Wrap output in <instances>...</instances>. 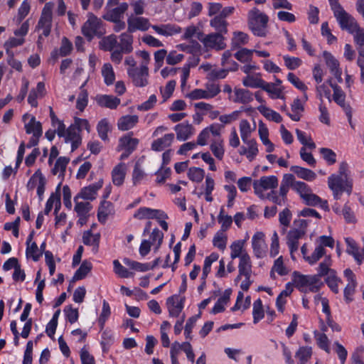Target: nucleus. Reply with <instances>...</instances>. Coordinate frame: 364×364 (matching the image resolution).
<instances>
[{"label": "nucleus", "mask_w": 364, "mask_h": 364, "mask_svg": "<svg viewBox=\"0 0 364 364\" xmlns=\"http://www.w3.org/2000/svg\"><path fill=\"white\" fill-rule=\"evenodd\" d=\"M296 134L298 140L305 146H307L310 149H314L316 144L313 141L310 136H308L304 132H302L298 129H296Z\"/></svg>", "instance_id": "774afa93"}, {"label": "nucleus", "mask_w": 364, "mask_h": 364, "mask_svg": "<svg viewBox=\"0 0 364 364\" xmlns=\"http://www.w3.org/2000/svg\"><path fill=\"white\" fill-rule=\"evenodd\" d=\"M53 4L50 2L46 3L43 9L41 18L36 27L38 31H42V35L47 37L50 35L52 27Z\"/></svg>", "instance_id": "423d86ee"}, {"label": "nucleus", "mask_w": 364, "mask_h": 364, "mask_svg": "<svg viewBox=\"0 0 364 364\" xmlns=\"http://www.w3.org/2000/svg\"><path fill=\"white\" fill-rule=\"evenodd\" d=\"M102 184L103 181L100 179L95 183L82 188L75 197L86 200H94L97 197V191L102 187Z\"/></svg>", "instance_id": "2eb2a0df"}, {"label": "nucleus", "mask_w": 364, "mask_h": 364, "mask_svg": "<svg viewBox=\"0 0 364 364\" xmlns=\"http://www.w3.org/2000/svg\"><path fill=\"white\" fill-rule=\"evenodd\" d=\"M293 282L299 291L304 293L317 292L323 284L319 276L304 275L298 272L293 273Z\"/></svg>", "instance_id": "f03ea898"}, {"label": "nucleus", "mask_w": 364, "mask_h": 364, "mask_svg": "<svg viewBox=\"0 0 364 364\" xmlns=\"http://www.w3.org/2000/svg\"><path fill=\"white\" fill-rule=\"evenodd\" d=\"M232 53L230 50H226L223 53L221 59L222 65L225 67L230 71H235L237 70V63L231 59Z\"/></svg>", "instance_id": "bf43d9fd"}, {"label": "nucleus", "mask_w": 364, "mask_h": 364, "mask_svg": "<svg viewBox=\"0 0 364 364\" xmlns=\"http://www.w3.org/2000/svg\"><path fill=\"white\" fill-rule=\"evenodd\" d=\"M331 274L326 277L325 282L332 291L337 294L339 291L338 284L341 282L337 277L336 272H331Z\"/></svg>", "instance_id": "69168bd1"}, {"label": "nucleus", "mask_w": 364, "mask_h": 364, "mask_svg": "<svg viewBox=\"0 0 364 364\" xmlns=\"http://www.w3.org/2000/svg\"><path fill=\"white\" fill-rule=\"evenodd\" d=\"M262 89L266 91L269 97L272 99H283L284 96L282 94V87L277 86L276 84L271 82H267L264 81Z\"/></svg>", "instance_id": "f704fd0d"}, {"label": "nucleus", "mask_w": 364, "mask_h": 364, "mask_svg": "<svg viewBox=\"0 0 364 364\" xmlns=\"http://www.w3.org/2000/svg\"><path fill=\"white\" fill-rule=\"evenodd\" d=\"M249 42V36L242 31H235L231 39V45L234 48H240Z\"/></svg>", "instance_id": "37998d69"}, {"label": "nucleus", "mask_w": 364, "mask_h": 364, "mask_svg": "<svg viewBox=\"0 0 364 364\" xmlns=\"http://www.w3.org/2000/svg\"><path fill=\"white\" fill-rule=\"evenodd\" d=\"M292 114L287 112V115L295 122H299L301 119V114L304 112V105L301 100L296 98L294 100L291 105Z\"/></svg>", "instance_id": "e433bc0d"}, {"label": "nucleus", "mask_w": 364, "mask_h": 364, "mask_svg": "<svg viewBox=\"0 0 364 364\" xmlns=\"http://www.w3.org/2000/svg\"><path fill=\"white\" fill-rule=\"evenodd\" d=\"M69 163V159L65 156L59 157L52 169V173L54 175L58 174L59 176L63 177L64 173L67 167L68 164Z\"/></svg>", "instance_id": "8fccbe9b"}, {"label": "nucleus", "mask_w": 364, "mask_h": 364, "mask_svg": "<svg viewBox=\"0 0 364 364\" xmlns=\"http://www.w3.org/2000/svg\"><path fill=\"white\" fill-rule=\"evenodd\" d=\"M139 140L137 139L132 138L129 135L124 136L119 140L118 150L132 152L136 149Z\"/></svg>", "instance_id": "c85d7f7f"}, {"label": "nucleus", "mask_w": 364, "mask_h": 364, "mask_svg": "<svg viewBox=\"0 0 364 364\" xmlns=\"http://www.w3.org/2000/svg\"><path fill=\"white\" fill-rule=\"evenodd\" d=\"M247 145L246 158L249 161H253L258 154V145L255 139L248 140L247 142H243Z\"/></svg>", "instance_id": "680f3d73"}, {"label": "nucleus", "mask_w": 364, "mask_h": 364, "mask_svg": "<svg viewBox=\"0 0 364 364\" xmlns=\"http://www.w3.org/2000/svg\"><path fill=\"white\" fill-rule=\"evenodd\" d=\"M110 124L107 119H102L98 122L97 125V131L102 140H108V132H110Z\"/></svg>", "instance_id": "3c124183"}, {"label": "nucleus", "mask_w": 364, "mask_h": 364, "mask_svg": "<svg viewBox=\"0 0 364 364\" xmlns=\"http://www.w3.org/2000/svg\"><path fill=\"white\" fill-rule=\"evenodd\" d=\"M174 139V134L169 133L165 134L161 138L154 140L151 144V149L156 151H161L165 148L169 146Z\"/></svg>", "instance_id": "bb28decb"}, {"label": "nucleus", "mask_w": 364, "mask_h": 364, "mask_svg": "<svg viewBox=\"0 0 364 364\" xmlns=\"http://www.w3.org/2000/svg\"><path fill=\"white\" fill-rule=\"evenodd\" d=\"M210 149L213 155L218 159L222 160L225 154L224 140L221 134L214 138L210 144Z\"/></svg>", "instance_id": "a878e982"}, {"label": "nucleus", "mask_w": 364, "mask_h": 364, "mask_svg": "<svg viewBox=\"0 0 364 364\" xmlns=\"http://www.w3.org/2000/svg\"><path fill=\"white\" fill-rule=\"evenodd\" d=\"M128 8L129 4L126 2L119 4L115 8L107 7V11L103 16V18L108 21L120 20Z\"/></svg>", "instance_id": "dca6fc26"}, {"label": "nucleus", "mask_w": 364, "mask_h": 364, "mask_svg": "<svg viewBox=\"0 0 364 364\" xmlns=\"http://www.w3.org/2000/svg\"><path fill=\"white\" fill-rule=\"evenodd\" d=\"M79 199L74 197V210L76 212L77 215H89L90 211L92 209V205L88 201H79Z\"/></svg>", "instance_id": "de8ad7c7"}, {"label": "nucleus", "mask_w": 364, "mask_h": 364, "mask_svg": "<svg viewBox=\"0 0 364 364\" xmlns=\"http://www.w3.org/2000/svg\"><path fill=\"white\" fill-rule=\"evenodd\" d=\"M219 258V255L217 253L213 252L209 256L206 257L204 261V265L203 268V274L201 277L202 280H205L208 274L211 270V265L214 262H216Z\"/></svg>", "instance_id": "5fc2aeb1"}, {"label": "nucleus", "mask_w": 364, "mask_h": 364, "mask_svg": "<svg viewBox=\"0 0 364 364\" xmlns=\"http://www.w3.org/2000/svg\"><path fill=\"white\" fill-rule=\"evenodd\" d=\"M46 95V90L44 82H38L36 87L31 90L28 97V102L33 107H36L38 106V98H42Z\"/></svg>", "instance_id": "aec40b11"}, {"label": "nucleus", "mask_w": 364, "mask_h": 364, "mask_svg": "<svg viewBox=\"0 0 364 364\" xmlns=\"http://www.w3.org/2000/svg\"><path fill=\"white\" fill-rule=\"evenodd\" d=\"M329 4L341 28L350 33H353L355 28L358 26L355 19L343 9L338 0H329Z\"/></svg>", "instance_id": "7ed1b4c3"}, {"label": "nucleus", "mask_w": 364, "mask_h": 364, "mask_svg": "<svg viewBox=\"0 0 364 364\" xmlns=\"http://www.w3.org/2000/svg\"><path fill=\"white\" fill-rule=\"evenodd\" d=\"M96 102L100 107L113 109L119 106L121 100L113 95H100L96 97Z\"/></svg>", "instance_id": "4be33fe9"}, {"label": "nucleus", "mask_w": 364, "mask_h": 364, "mask_svg": "<svg viewBox=\"0 0 364 364\" xmlns=\"http://www.w3.org/2000/svg\"><path fill=\"white\" fill-rule=\"evenodd\" d=\"M123 262L125 265L128 266L130 269L137 272H146L150 269V264L147 263H140L136 261L132 260L129 258H124Z\"/></svg>", "instance_id": "4d7b16f0"}, {"label": "nucleus", "mask_w": 364, "mask_h": 364, "mask_svg": "<svg viewBox=\"0 0 364 364\" xmlns=\"http://www.w3.org/2000/svg\"><path fill=\"white\" fill-rule=\"evenodd\" d=\"M252 247L254 255L257 258H263L266 255L267 245L264 241V234L257 232L252 237Z\"/></svg>", "instance_id": "4468645a"}, {"label": "nucleus", "mask_w": 364, "mask_h": 364, "mask_svg": "<svg viewBox=\"0 0 364 364\" xmlns=\"http://www.w3.org/2000/svg\"><path fill=\"white\" fill-rule=\"evenodd\" d=\"M174 130L176 133L177 139L179 141H185L189 139L195 132L194 127L188 122L177 124L175 126Z\"/></svg>", "instance_id": "6ab92c4d"}, {"label": "nucleus", "mask_w": 364, "mask_h": 364, "mask_svg": "<svg viewBox=\"0 0 364 364\" xmlns=\"http://www.w3.org/2000/svg\"><path fill=\"white\" fill-rule=\"evenodd\" d=\"M33 232H31L26 241V254L27 257H31L35 262H37L41 257V251L39 250L37 244L35 242H32Z\"/></svg>", "instance_id": "b1692460"}, {"label": "nucleus", "mask_w": 364, "mask_h": 364, "mask_svg": "<svg viewBox=\"0 0 364 364\" xmlns=\"http://www.w3.org/2000/svg\"><path fill=\"white\" fill-rule=\"evenodd\" d=\"M198 39L207 48L220 50L226 47V44L224 41V37L220 33H213L204 36L202 33L198 32Z\"/></svg>", "instance_id": "6e6552de"}, {"label": "nucleus", "mask_w": 364, "mask_h": 364, "mask_svg": "<svg viewBox=\"0 0 364 364\" xmlns=\"http://www.w3.org/2000/svg\"><path fill=\"white\" fill-rule=\"evenodd\" d=\"M252 261L249 255H245L240 259L238 264V272L240 276L251 277L252 270Z\"/></svg>", "instance_id": "7c9ffc66"}, {"label": "nucleus", "mask_w": 364, "mask_h": 364, "mask_svg": "<svg viewBox=\"0 0 364 364\" xmlns=\"http://www.w3.org/2000/svg\"><path fill=\"white\" fill-rule=\"evenodd\" d=\"M129 32H124L120 35V43L118 44L119 48L122 49L124 53H129L132 51V42L133 37Z\"/></svg>", "instance_id": "a19ab883"}, {"label": "nucleus", "mask_w": 364, "mask_h": 364, "mask_svg": "<svg viewBox=\"0 0 364 364\" xmlns=\"http://www.w3.org/2000/svg\"><path fill=\"white\" fill-rule=\"evenodd\" d=\"M224 126L220 124L213 123L208 127L204 128L198 134L197 137V144L200 146H205L213 136L214 138L219 136L221 134Z\"/></svg>", "instance_id": "1a4fd4ad"}, {"label": "nucleus", "mask_w": 364, "mask_h": 364, "mask_svg": "<svg viewBox=\"0 0 364 364\" xmlns=\"http://www.w3.org/2000/svg\"><path fill=\"white\" fill-rule=\"evenodd\" d=\"M332 266V259L331 255H326L324 259L320 262L317 267V274L316 276H319V279L323 277H326L331 274V272H336L334 269H331Z\"/></svg>", "instance_id": "c756f323"}, {"label": "nucleus", "mask_w": 364, "mask_h": 364, "mask_svg": "<svg viewBox=\"0 0 364 364\" xmlns=\"http://www.w3.org/2000/svg\"><path fill=\"white\" fill-rule=\"evenodd\" d=\"M117 45V37L114 34L104 37L100 42V48L106 51H112Z\"/></svg>", "instance_id": "a18cd8bd"}, {"label": "nucleus", "mask_w": 364, "mask_h": 364, "mask_svg": "<svg viewBox=\"0 0 364 364\" xmlns=\"http://www.w3.org/2000/svg\"><path fill=\"white\" fill-rule=\"evenodd\" d=\"M231 289H228L225 290L223 296L218 299L215 306H213L211 312L216 314L223 312L225 310V306L229 302L231 294Z\"/></svg>", "instance_id": "58836bf2"}, {"label": "nucleus", "mask_w": 364, "mask_h": 364, "mask_svg": "<svg viewBox=\"0 0 364 364\" xmlns=\"http://www.w3.org/2000/svg\"><path fill=\"white\" fill-rule=\"evenodd\" d=\"M240 136L243 142H247L252 133L256 129V124L252 127L250 123L247 119H242L239 124Z\"/></svg>", "instance_id": "2f4dec72"}, {"label": "nucleus", "mask_w": 364, "mask_h": 364, "mask_svg": "<svg viewBox=\"0 0 364 364\" xmlns=\"http://www.w3.org/2000/svg\"><path fill=\"white\" fill-rule=\"evenodd\" d=\"M253 100L252 94L247 90L235 88L232 101L235 103L247 104Z\"/></svg>", "instance_id": "cd10ccee"}, {"label": "nucleus", "mask_w": 364, "mask_h": 364, "mask_svg": "<svg viewBox=\"0 0 364 364\" xmlns=\"http://www.w3.org/2000/svg\"><path fill=\"white\" fill-rule=\"evenodd\" d=\"M303 200L308 205H320L323 209H328L327 201L322 200L318 196L313 193L312 191H311Z\"/></svg>", "instance_id": "c03bdc74"}, {"label": "nucleus", "mask_w": 364, "mask_h": 364, "mask_svg": "<svg viewBox=\"0 0 364 364\" xmlns=\"http://www.w3.org/2000/svg\"><path fill=\"white\" fill-rule=\"evenodd\" d=\"M323 256H326V250L322 248L321 246L316 245L314 250L308 257H306V261L311 265L316 264Z\"/></svg>", "instance_id": "0e129e2a"}, {"label": "nucleus", "mask_w": 364, "mask_h": 364, "mask_svg": "<svg viewBox=\"0 0 364 364\" xmlns=\"http://www.w3.org/2000/svg\"><path fill=\"white\" fill-rule=\"evenodd\" d=\"M102 21L92 14H89L87 20L82 27V34L91 40L95 36L99 33Z\"/></svg>", "instance_id": "9d476101"}, {"label": "nucleus", "mask_w": 364, "mask_h": 364, "mask_svg": "<svg viewBox=\"0 0 364 364\" xmlns=\"http://www.w3.org/2000/svg\"><path fill=\"white\" fill-rule=\"evenodd\" d=\"M252 316L254 323H258L264 318V313L263 310L262 302L260 299H257L253 303Z\"/></svg>", "instance_id": "e2e57ef3"}, {"label": "nucleus", "mask_w": 364, "mask_h": 364, "mask_svg": "<svg viewBox=\"0 0 364 364\" xmlns=\"http://www.w3.org/2000/svg\"><path fill=\"white\" fill-rule=\"evenodd\" d=\"M290 170L299 178L308 181H312L316 178V174L314 171L299 166H292Z\"/></svg>", "instance_id": "473e14b6"}, {"label": "nucleus", "mask_w": 364, "mask_h": 364, "mask_svg": "<svg viewBox=\"0 0 364 364\" xmlns=\"http://www.w3.org/2000/svg\"><path fill=\"white\" fill-rule=\"evenodd\" d=\"M92 268V265L91 262L87 260L83 261L80 267L75 272L73 277V281L75 282L84 279L91 271Z\"/></svg>", "instance_id": "09e8293b"}, {"label": "nucleus", "mask_w": 364, "mask_h": 364, "mask_svg": "<svg viewBox=\"0 0 364 364\" xmlns=\"http://www.w3.org/2000/svg\"><path fill=\"white\" fill-rule=\"evenodd\" d=\"M258 109L259 112L269 120H272L277 123H279L282 121V117L279 113L267 107L261 106Z\"/></svg>", "instance_id": "6e6d98bb"}, {"label": "nucleus", "mask_w": 364, "mask_h": 364, "mask_svg": "<svg viewBox=\"0 0 364 364\" xmlns=\"http://www.w3.org/2000/svg\"><path fill=\"white\" fill-rule=\"evenodd\" d=\"M314 337L318 347L326 353H330V347H329V339L327 336L323 333H320L318 331H314Z\"/></svg>", "instance_id": "052dcab7"}, {"label": "nucleus", "mask_w": 364, "mask_h": 364, "mask_svg": "<svg viewBox=\"0 0 364 364\" xmlns=\"http://www.w3.org/2000/svg\"><path fill=\"white\" fill-rule=\"evenodd\" d=\"M25 129L27 134H32L33 136H41L42 126L40 122L36 121L35 117H31L30 121L25 124Z\"/></svg>", "instance_id": "79ce46f5"}, {"label": "nucleus", "mask_w": 364, "mask_h": 364, "mask_svg": "<svg viewBox=\"0 0 364 364\" xmlns=\"http://www.w3.org/2000/svg\"><path fill=\"white\" fill-rule=\"evenodd\" d=\"M210 25L217 31L218 33L223 35L228 33V22L223 18V16L219 15L215 16L210 20Z\"/></svg>", "instance_id": "ea45409f"}, {"label": "nucleus", "mask_w": 364, "mask_h": 364, "mask_svg": "<svg viewBox=\"0 0 364 364\" xmlns=\"http://www.w3.org/2000/svg\"><path fill=\"white\" fill-rule=\"evenodd\" d=\"M127 74L134 86L144 87L149 85V68L146 65H140L139 68L127 69Z\"/></svg>", "instance_id": "0eeeda50"}, {"label": "nucleus", "mask_w": 364, "mask_h": 364, "mask_svg": "<svg viewBox=\"0 0 364 364\" xmlns=\"http://www.w3.org/2000/svg\"><path fill=\"white\" fill-rule=\"evenodd\" d=\"M139 122L137 115H124L121 117L117 121V127L119 130L127 131L132 129Z\"/></svg>", "instance_id": "5701e85b"}, {"label": "nucleus", "mask_w": 364, "mask_h": 364, "mask_svg": "<svg viewBox=\"0 0 364 364\" xmlns=\"http://www.w3.org/2000/svg\"><path fill=\"white\" fill-rule=\"evenodd\" d=\"M218 223L221 224V228L219 231H223L224 232L230 228L232 223V218L230 215L225 214L223 207L220 208V213L218 216Z\"/></svg>", "instance_id": "603ef678"}, {"label": "nucleus", "mask_w": 364, "mask_h": 364, "mask_svg": "<svg viewBox=\"0 0 364 364\" xmlns=\"http://www.w3.org/2000/svg\"><path fill=\"white\" fill-rule=\"evenodd\" d=\"M264 81L257 76L248 75L242 80V83L245 87L252 88H262Z\"/></svg>", "instance_id": "338daca9"}, {"label": "nucleus", "mask_w": 364, "mask_h": 364, "mask_svg": "<svg viewBox=\"0 0 364 364\" xmlns=\"http://www.w3.org/2000/svg\"><path fill=\"white\" fill-rule=\"evenodd\" d=\"M268 21V16L255 7L250 10L247 14L248 28L257 36H267Z\"/></svg>", "instance_id": "f257e3e1"}, {"label": "nucleus", "mask_w": 364, "mask_h": 364, "mask_svg": "<svg viewBox=\"0 0 364 364\" xmlns=\"http://www.w3.org/2000/svg\"><path fill=\"white\" fill-rule=\"evenodd\" d=\"M279 181L275 176H264L253 181L255 194L262 200L264 199L265 191H273L278 186Z\"/></svg>", "instance_id": "39448f33"}, {"label": "nucleus", "mask_w": 364, "mask_h": 364, "mask_svg": "<svg viewBox=\"0 0 364 364\" xmlns=\"http://www.w3.org/2000/svg\"><path fill=\"white\" fill-rule=\"evenodd\" d=\"M151 28L157 34L166 37L172 36L181 31V28L178 26L172 23L152 25Z\"/></svg>", "instance_id": "a211bd4d"}, {"label": "nucleus", "mask_w": 364, "mask_h": 364, "mask_svg": "<svg viewBox=\"0 0 364 364\" xmlns=\"http://www.w3.org/2000/svg\"><path fill=\"white\" fill-rule=\"evenodd\" d=\"M60 137H63L66 143H70L72 151L76 149L82 142V137L76 127L72 124L68 129L64 127L63 133L58 134Z\"/></svg>", "instance_id": "9b49d317"}, {"label": "nucleus", "mask_w": 364, "mask_h": 364, "mask_svg": "<svg viewBox=\"0 0 364 364\" xmlns=\"http://www.w3.org/2000/svg\"><path fill=\"white\" fill-rule=\"evenodd\" d=\"M323 57L331 74L336 73L337 70H341L338 61L332 55L331 53L324 51L323 53Z\"/></svg>", "instance_id": "13d9d810"}, {"label": "nucleus", "mask_w": 364, "mask_h": 364, "mask_svg": "<svg viewBox=\"0 0 364 364\" xmlns=\"http://www.w3.org/2000/svg\"><path fill=\"white\" fill-rule=\"evenodd\" d=\"M244 244L245 242L243 240H236L230 245L231 259H234L238 257L241 259L243 255H248V253L244 250Z\"/></svg>", "instance_id": "4c0bfd02"}, {"label": "nucleus", "mask_w": 364, "mask_h": 364, "mask_svg": "<svg viewBox=\"0 0 364 364\" xmlns=\"http://www.w3.org/2000/svg\"><path fill=\"white\" fill-rule=\"evenodd\" d=\"M166 305L169 316L177 317L183 309V299L178 295H173L167 299Z\"/></svg>", "instance_id": "f3484780"}, {"label": "nucleus", "mask_w": 364, "mask_h": 364, "mask_svg": "<svg viewBox=\"0 0 364 364\" xmlns=\"http://www.w3.org/2000/svg\"><path fill=\"white\" fill-rule=\"evenodd\" d=\"M114 213L113 204L105 200H102L99 206L97 212L98 220L101 223H105L109 215Z\"/></svg>", "instance_id": "393cba45"}, {"label": "nucleus", "mask_w": 364, "mask_h": 364, "mask_svg": "<svg viewBox=\"0 0 364 364\" xmlns=\"http://www.w3.org/2000/svg\"><path fill=\"white\" fill-rule=\"evenodd\" d=\"M100 235L92 234L91 231H86L83 233L82 241L85 245L92 246L93 250L96 252L99 248Z\"/></svg>", "instance_id": "c9c22d12"}, {"label": "nucleus", "mask_w": 364, "mask_h": 364, "mask_svg": "<svg viewBox=\"0 0 364 364\" xmlns=\"http://www.w3.org/2000/svg\"><path fill=\"white\" fill-rule=\"evenodd\" d=\"M128 32L133 33L136 31H146L151 27L149 20L141 16H136L133 14L127 18Z\"/></svg>", "instance_id": "f8f14e48"}, {"label": "nucleus", "mask_w": 364, "mask_h": 364, "mask_svg": "<svg viewBox=\"0 0 364 364\" xmlns=\"http://www.w3.org/2000/svg\"><path fill=\"white\" fill-rule=\"evenodd\" d=\"M328 186L332 191L336 200H339L343 192L350 195L352 192V181L348 178L332 174L328 178Z\"/></svg>", "instance_id": "20e7f679"}, {"label": "nucleus", "mask_w": 364, "mask_h": 364, "mask_svg": "<svg viewBox=\"0 0 364 364\" xmlns=\"http://www.w3.org/2000/svg\"><path fill=\"white\" fill-rule=\"evenodd\" d=\"M134 217L139 220L143 219H166L167 215L161 210L151 209L150 208L142 207L139 208Z\"/></svg>", "instance_id": "ddd939ff"}, {"label": "nucleus", "mask_w": 364, "mask_h": 364, "mask_svg": "<svg viewBox=\"0 0 364 364\" xmlns=\"http://www.w3.org/2000/svg\"><path fill=\"white\" fill-rule=\"evenodd\" d=\"M346 242L347 244L346 252L349 255L353 256L354 259L358 262V264H361L363 260V257L361 253H360L358 247L355 240H353L352 238L348 237L346 239Z\"/></svg>", "instance_id": "72a5a7b5"}, {"label": "nucleus", "mask_w": 364, "mask_h": 364, "mask_svg": "<svg viewBox=\"0 0 364 364\" xmlns=\"http://www.w3.org/2000/svg\"><path fill=\"white\" fill-rule=\"evenodd\" d=\"M104 82L107 85H111L115 80V74L112 65L109 63H105L101 70Z\"/></svg>", "instance_id": "49530a36"}, {"label": "nucleus", "mask_w": 364, "mask_h": 364, "mask_svg": "<svg viewBox=\"0 0 364 364\" xmlns=\"http://www.w3.org/2000/svg\"><path fill=\"white\" fill-rule=\"evenodd\" d=\"M228 236L223 231H218L213 237V245L221 251H224L227 246Z\"/></svg>", "instance_id": "864d4df0"}, {"label": "nucleus", "mask_w": 364, "mask_h": 364, "mask_svg": "<svg viewBox=\"0 0 364 364\" xmlns=\"http://www.w3.org/2000/svg\"><path fill=\"white\" fill-rule=\"evenodd\" d=\"M127 166L124 163H119L112 171V180L114 185L120 186L123 184L127 174Z\"/></svg>", "instance_id": "412c9836"}]
</instances>
